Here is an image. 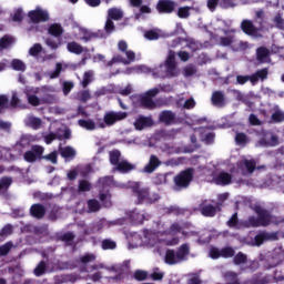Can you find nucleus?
<instances>
[{
  "mask_svg": "<svg viewBox=\"0 0 284 284\" xmlns=\"http://www.w3.org/2000/svg\"><path fill=\"white\" fill-rule=\"evenodd\" d=\"M224 37H220L219 44L222 48H231L233 52H245V50H250V42L239 40L236 38V29L232 28L229 30H223Z\"/></svg>",
  "mask_w": 284,
  "mask_h": 284,
  "instance_id": "f257e3e1",
  "label": "nucleus"
},
{
  "mask_svg": "<svg viewBox=\"0 0 284 284\" xmlns=\"http://www.w3.org/2000/svg\"><path fill=\"white\" fill-rule=\"evenodd\" d=\"M118 50L121 54H115L112 57L110 61L105 63L106 68H112L115 63H122V65H130V63H134L136 61V53L130 50V45L125 40H120L118 42Z\"/></svg>",
  "mask_w": 284,
  "mask_h": 284,
  "instance_id": "f03ea898",
  "label": "nucleus"
},
{
  "mask_svg": "<svg viewBox=\"0 0 284 284\" xmlns=\"http://www.w3.org/2000/svg\"><path fill=\"white\" fill-rule=\"evenodd\" d=\"M181 70L176 65V52L170 50L164 63L160 64V70L156 72V77L161 79H174L179 77Z\"/></svg>",
  "mask_w": 284,
  "mask_h": 284,
  "instance_id": "7ed1b4c3",
  "label": "nucleus"
},
{
  "mask_svg": "<svg viewBox=\"0 0 284 284\" xmlns=\"http://www.w3.org/2000/svg\"><path fill=\"white\" fill-rule=\"evenodd\" d=\"M190 256V244H182L178 251L168 250L164 256V262L166 265H179V263H183Z\"/></svg>",
  "mask_w": 284,
  "mask_h": 284,
  "instance_id": "20e7f679",
  "label": "nucleus"
},
{
  "mask_svg": "<svg viewBox=\"0 0 284 284\" xmlns=\"http://www.w3.org/2000/svg\"><path fill=\"white\" fill-rule=\"evenodd\" d=\"M109 161L111 165L114 166V170L116 172H121L122 174H128L129 172H132L134 168H136L134 164L130 163L128 160L121 158V151L119 150H112L109 152Z\"/></svg>",
  "mask_w": 284,
  "mask_h": 284,
  "instance_id": "39448f33",
  "label": "nucleus"
},
{
  "mask_svg": "<svg viewBox=\"0 0 284 284\" xmlns=\"http://www.w3.org/2000/svg\"><path fill=\"white\" fill-rule=\"evenodd\" d=\"M132 192L136 199L135 205H141L143 203H156V201L161 199L159 194L150 192L149 187L141 189L139 183H134Z\"/></svg>",
  "mask_w": 284,
  "mask_h": 284,
  "instance_id": "423d86ee",
  "label": "nucleus"
},
{
  "mask_svg": "<svg viewBox=\"0 0 284 284\" xmlns=\"http://www.w3.org/2000/svg\"><path fill=\"white\" fill-rule=\"evenodd\" d=\"M181 232H183V226L174 222L166 232L160 234V243L169 246L179 245L181 240L176 235L181 234Z\"/></svg>",
  "mask_w": 284,
  "mask_h": 284,
  "instance_id": "0eeeda50",
  "label": "nucleus"
},
{
  "mask_svg": "<svg viewBox=\"0 0 284 284\" xmlns=\"http://www.w3.org/2000/svg\"><path fill=\"white\" fill-rule=\"evenodd\" d=\"M194 180V169L189 168L180 173H178L173 178V190L175 192H181V190H186V187H190V183Z\"/></svg>",
  "mask_w": 284,
  "mask_h": 284,
  "instance_id": "6e6552de",
  "label": "nucleus"
},
{
  "mask_svg": "<svg viewBox=\"0 0 284 284\" xmlns=\"http://www.w3.org/2000/svg\"><path fill=\"white\" fill-rule=\"evenodd\" d=\"M128 119V112L123 111H108L103 115V121H98V128L101 130L105 128H112L119 121H125Z\"/></svg>",
  "mask_w": 284,
  "mask_h": 284,
  "instance_id": "1a4fd4ad",
  "label": "nucleus"
},
{
  "mask_svg": "<svg viewBox=\"0 0 284 284\" xmlns=\"http://www.w3.org/2000/svg\"><path fill=\"white\" fill-rule=\"evenodd\" d=\"M240 28L244 34L247 37H253V39H262L265 26H263V21H258V27L254 24V21L250 19L242 20Z\"/></svg>",
  "mask_w": 284,
  "mask_h": 284,
  "instance_id": "9d476101",
  "label": "nucleus"
},
{
  "mask_svg": "<svg viewBox=\"0 0 284 284\" xmlns=\"http://www.w3.org/2000/svg\"><path fill=\"white\" fill-rule=\"evenodd\" d=\"M254 212L257 214V219L260 220V223L262 227H267L268 225H281V223H284V219H277L274 217L272 214H270V211L263 209V206H254Z\"/></svg>",
  "mask_w": 284,
  "mask_h": 284,
  "instance_id": "9b49d317",
  "label": "nucleus"
},
{
  "mask_svg": "<svg viewBox=\"0 0 284 284\" xmlns=\"http://www.w3.org/2000/svg\"><path fill=\"white\" fill-rule=\"evenodd\" d=\"M156 94H159V89H151L146 91L140 98V105L146 110H156V108H161V104L153 99V97H156Z\"/></svg>",
  "mask_w": 284,
  "mask_h": 284,
  "instance_id": "f8f14e48",
  "label": "nucleus"
},
{
  "mask_svg": "<svg viewBox=\"0 0 284 284\" xmlns=\"http://www.w3.org/2000/svg\"><path fill=\"white\" fill-rule=\"evenodd\" d=\"M74 37L75 39H78V41H83L84 43H88L90 41H94V39H101V37H103V32L92 31L88 28L79 27Z\"/></svg>",
  "mask_w": 284,
  "mask_h": 284,
  "instance_id": "ddd939ff",
  "label": "nucleus"
},
{
  "mask_svg": "<svg viewBox=\"0 0 284 284\" xmlns=\"http://www.w3.org/2000/svg\"><path fill=\"white\" fill-rule=\"evenodd\" d=\"M48 87H41V88H32L26 92L27 100L30 105H33V108H37L39 105H43L42 98H38L37 94H47Z\"/></svg>",
  "mask_w": 284,
  "mask_h": 284,
  "instance_id": "4468645a",
  "label": "nucleus"
},
{
  "mask_svg": "<svg viewBox=\"0 0 284 284\" xmlns=\"http://www.w3.org/2000/svg\"><path fill=\"white\" fill-rule=\"evenodd\" d=\"M257 161L254 159H242L240 162H237V168L241 170L243 174H254V170H265V165H258Z\"/></svg>",
  "mask_w": 284,
  "mask_h": 284,
  "instance_id": "2eb2a0df",
  "label": "nucleus"
},
{
  "mask_svg": "<svg viewBox=\"0 0 284 284\" xmlns=\"http://www.w3.org/2000/svg\"><path fill=\"white\" fill-rule=\"evenodd\" d=\"M28 17L31 23H45V21H50V13L41 7L29 11Z\"/></svg>",
  "mask_w": 284,
  "mask_h": 284,
  "instance_id": "dca6fc26",
  "label": "nucleus"
},
{
  "mask_svg": "<svg viewBox=\"0 0 284 284\" xmlns=\"http://www.w3.org/2000/svg\"><path fill=\"white\" fill-rule=\"evenodd\" d=\"M43 152H45V149L41 145H32L30 151H27L24 153V161L28 163H34L37 159H43Z\"/></svg>",
  "mask_w": 284,
  "mask_h": 284,
  "instance_id": "f3484780",
  "label": "nucleus"
},
{
  "mask_svg": "<svg viewBox=\"0 0 284 284\" xmlns=\"http://www.w3.org/2000/svg\"><path fill=\"white\" fill-rule=\"evenodd\" d=\"M156 10L160 14H172L176 10V3L173 0H160Z\"/></svg>",
  "mask_w": 284,
  "mask_h": 284,
  "instance_id": "a211bd4d",
  "label": "nucleus"
},
{
  "mask_svg": "<svg viewBox=\"0 0 284 284\" xmlns=\"http://www.w3.org/2000/svg\"><path fill=\"white\" fill-rule=\"evenodd\" d=\"M159 121L164 125H174L176 123V113L170 110L162 111L159 115Z\"/></svg>",
  "mask_w": 284,
  "mask_h": 284,
  "instance_id": "6ab92c4d",
  "label": "nucleus"
},
{
  "mask_svg": "<svg viewBox=\"0 0 284 284\" xmlns=\"http://www.w3.org/2000/svg\"><path fill=\"white\" fill-rule=\"evenodd\" d=\"M159 168H161V160L159 156L152 154L149 159V162L143 168V172L146 174H152V172H155Z\"/></svg>",
  "mask_w": 284,
  "mask_h": 284,
  "instance_id": "aec40b11",
  "label": "nucleus"
},
{
  "mask_svg": "<svg viewBox=\"0 0 284 284\" xmlns=\"http://www.w3.org/2000/svg\"><path fill=\"white\" fill-rule=\"evenodd\" d=\"M212 105L215 108H225L227 101L225 100V92L214 91L211 97Z\"/></svg>",
  "mask_w": 284,
  "mask_h": 284,
  "instance_id": "412c9836",
  "label": "nucleus"
},
{
  "mask_svg": "<svg viewBox=\"0 0 284 284\" xmlns=\"http://www.w3.org/2000/svg\"><path fill=\"white\" fill-rule=\"evenodd\" d=\"M256 61L258 63H272L270 49L260 47L256 49Z\"/></svg>",
  "mask_w": 284,
  "mask_h": 284,
  "instance_id": "4be33fe9",
  "label": "nucleus"
},
{
  "mask_svg": "<svg viewBox=\"0 0 284 284\" xmlns=\"http://www.w3.org/2000/svg\"><path fill=\"white\" fill-rule=\"evenodd\" d=\"M200 212L202 216L213 217V216H216V206L210 204L207 200H204L200 204Z\"/></svg>",
  "mask_w": 284,
  "mask_h": 284,
  "instance_id": "5701e85b",
  "label": "nucleus"
},
{
  "mask_svg": "<svg viewBox=\"0 0 284 284\" xmlns=\"http://www.w3.org/2000/svg\"><path fill=\"white\" fill-rule=\"evenodd\" d=\"M268 75H270L268 68L260 69L255 73L251 74V84L256 85L258 81H265Z\"/></svg>",
  "mask_w": 284,
  "mask_h": 284,
  "instance_id": "b1692460",
  "label": "nucleus"
},
{
  "mask_svg": "<svg viewBox=\"0 0 284 284\" xmlns=\"http://www.w3.org/2000/svg\"><path fill=\"white\" fill-rule=\"evenodd\" d=\"M215 185H230L232 183V174L227 172H221L213 176Z\"/></svg>",
  "mask_w": 284,
  "mask_h": 284,
  "instance_id": "393cba45",
  "label": "nucleus"
},
{
  "mask_svg": "<svg viewBox=\"0 0 284 284\" xmlns=\"http://www.w3.org/2000/svg\"><path fill=\"white\" fill-rule=\"evenodd\" d=\"M47 32L51 37H55V39H59V37H63L65 30L63 29V26H61V23L54 22L48 26Z\"/></svg>",
  "mask_w": 284,
  "mask_h": 284,
  "instance_id": "a878e982",
  "label": "nucleus"
},
{
  "mask_svg": "<svg viewBox=\"0 0 284 284\" xmlns=\"http://www.w3.org/2000/svg\"><path fill=\"white\" fill-rule=\"evenodd\" d=\"M67 50L68 52H70L71 54H83L84 52H88V48H84L83 45H81L79 42L77 41H71L67 43Z\"/></svg>",
  "mask_w": 284,
  "mask_h": 284,
  "instance_id": "bb28decb",
  "label": "nucleus"
},
{
  "mask_svg": "<svg viewBox=\"0 0 284 284\" xmlns=\"http://www.w3.org/2000/svg\"><path fill=\"white\" fill-rule=\"evenodd\" d=\"M27 128H32V130H39L43 125V120L34 115H28L24 120Z\"/></svg>",
  "mask_w": 284,
  "mask_h": 284,
  "instance_id": "cd10ccee",
  "label": "nucleus"
},
{
  "mask_svg": "<svg viewBox=\"0 0 284 284\" xmlns=\"http://www.w3.org/2000/svg\"><path fill=\"white\" fill-rule=\"evenodd\" d=\"M45 206L43 204H33L30 207V214L33 216V219H43L45 216Z\"/></svg>",
  "mask_w": 284,
  "mask_h": 284,
  "instance_id": "c85d7f7f",
  "label": "nucleus"
},
{
  "mask_svg": "<svg viewBox=\"0 0 284 284\" xmlns=\"http://www.w3.org/2000/svg\"><path fill=\"white\" fill-rule=\"evenodd\" d=\"M59 152L62 159H65L67 161H72V159L77 156V150H74L72 146H59Z\"/></svg>",
  "mask_w": 284,
  "mask_h": 284,
  "instance_id": "c756f323",
  "label": "nucleus"
},
{
  "mask_svg": "<svg viewBox=\"0 0 284 284\" xmlns=\"http://www.w3.org/2000/svg\"><path fill=\"white\" fill-rule=\"evenodd\" d=\"M94 79H95L94 70H87L82 75V80L80 84L82 85V88H88L90 83H93Z\"/></svg>",
  "mask_w": 284,
  "mask_h": 284,
  "instance_id": "7c9ffc66",
  "label": "nucleus"
},
{
  "mask_svg": "<svg viewBox=\"0 0 284 284\" xmlns=\"http://www.w3.org/2000/svg\"><path fill=\"white\" fill-rule=\"evenodd\" d=\"M278 145V138L277 135H272L268 141L265 139H262L257 142V148H276Z\"/></svg>",
  "mask_w": 284,
  "mask_h": 284,
  "instance_id": "2f4dec72",
  "label": "nucleus"
},
{
  "mask_svg": "<svg viewBox=\"0 0 284 284\" xmlns=\"http://www.w3.org/2000/svg\"><path fill=\"white\" fill-rule=\"evenodd\" d=\"M150 125H152V120L143 115H140L134 122L135 130H143L144 128H150Z\"/></svg>",
  "mask_w": 284,
  "mask_h": 284,
  "instance_id": "473e14b6",
  "label": "nucleus"
},
{
  "mask_svg": "<svg viewBox=\"0 0 284 284\" xmlns=\"http://www.w3.org/2000/svg\"><path fill=\"white\" fill-rule=\"evenodd\" d=\"M49 92H51L50 88H48L47 93H42V105H52L54 103H59V98L55 94H50Z\"/></svg>",
  "mask_w": 284,
  "mask_h": 284,
  "instance_id": "72a5a7b5",
  "label": "nucleus"
},
{
  "mask_svg": "<svg viewBox=\"0 0 284 284\" xmlns=\"http://www.w3.org/2000/svg\"><path fill=\"white\" fill-rule=\"evenodd\" d=\"M108 19H111V21H121V19H123V10L119 8H110L108 10Z\"/></svg>",
  "mask_w": 284,
  "mask_h": 284,
  "instance_id": "f704fd0d",
  "label": "nucleus"
},
{
  "mask_svg": "<svg viewBox=\"0 0 284 284\" xmlns=\"http://www.w3.org/2000/svg\"><path fill=\"white\" fill-rule=\"evenodd\" d=\"M78 124L80 125V128H83L84 130H97V128H99V122H93V120H79Z\"/></svg>",
  "mask_w": 284,
  "mask_h": 284,
  "instance_id": "c9c22d12",
  "label": "nucleus"
},
{
  "mask_svg": "<svg viewBox=\"0 0 284 284\" xmlns=\"http://www.w3.org/2000/svg\"><path fill=\"white\" fill-rule=\"evenodd\" d=\"M97 261V255L94 253H87L79 257L78 263L80 265H88L90 263H94Z\"/></svg>",
  "mask_w": 284,
  "mask_h": 284,
  "instance_id": "e433bc0d",
  "label": "nucleus"
},
{
  "mask_svg": "<svg viewBox=\"0 0 284 284\" xmlns=\"http://www.w3.org/2000/svg\"><path fill=\"white\" fill-rule=\"evenodd\" d=\"M273 123H283L284 122V111L278 108V105L275 106V111L271 115Z\"/></svg>",
  "mask_w": 284,
  "mask_h": 284,
  "instance_id": "4c0bfd02",
  "label": "nucleus"
},
{
  "mask_svg": "<svg viewBox=\"0 0 284 284\" xmlns=\"http://www.w3.org/2000/svg\"><path fill=\"white\" fill-rule=\"evenodd\" d=\"M45 272H54V270H48V264H45L43 261H41L33 270L34 276H43Z\"/></svg>",
  "mask_w": 284,
  "mask_h": 284,
  "instance_id": "58836bf2",
  "label": "nucleus"
},
{
  "mask_svg": "<svg viewBox=\"0 0 284 284\" xmlns=\"http://www.w3.org/2000/svg\"><path fill=\"white\" fill-rule=\"evenodd\" d=\"M99 199L104 207H112V195L110 194V192L106 191L104 193H100Z\"/></svg>",
  "mask_w": 284,
  "mask_h": 284,
  "instance_id": "ea45409f",
  "label": "nucleus"
},
{
  "mask_svg": "<svg viewBox=\"0 0 284 284\" xmlns=\"http://www.w3.org/2000/svg\"><path fill=\"white\" fill-rule=\"evenodd\" d=\"M270 280L267 277L255 275L251 280H246L244 284H268Z\"/></svg>",
  "mask_w": 284,
  "mask_h": 284,
  "instance_id": "a19ab883",
  "label": "nucleus"
},
{
  "mask_svg": "<svg viewBox=\"0 0 284 284\" xmlns=\"http://www.w3.org/2000/svg\"><path fill=\"white\" fill-rule=\"evenodd\" d=\"M192 7H180L176 11L179 19H190Z\"/></svg>",
  "mask_w": 284,
  "mask_h": 284,
  "instance_id": "79ce46f5",
  "label": "nucleus"
},
{
  "mask_svg": "<svg viewBox=\"0 0 284 284\" xmlns=\"http://www.w3.org/2000/svg\"><path fill=\"white\" fill-rule=\"evenodd\" d=\"M11 68L17 72H26V62L19 59H14L11 61Z\"/></svg>",
  "mask_w": 284,
  "mask_h": 284,
  "instance_id": "37998d69",
  "label": "nucleus"
},
{
  "mask_svg": "<svg viewBox=\"0 0 284 284\" xmlns=\"http://www.w3.org/2000/svg\"><path fill=\"white\" fill-rule=\"evenodd\" d=\"M88 205V212H99L101 210V203H99L97 200L91 199L87 202Z\"/></svg>",
  "mask_w": 284,
  "mask_h": 284,
  "instance_id": "c03bdc74",
  "label": "nucleus"
},
{
  "mask_svg": "<svg viewBox=\"0 0 284 284\" xmlns=\"http://www.w3.org/2000/svg\"><path fill=\"white\" fill-rule=\"evenodd\" d=\"M12 43H14V38L10 36H4L0 39V48H2V50L10 48Z\"/></svg>",
  "mask_w": 284,
  "mask_h": 284,
  "instance_id": "a18cd8bd",
  "label": "nucleus"
},
{
  "mask_svg": "<svg viewBox=\"0 0 284 284\" xmlns=\"http://www.w3.org/2000/svg\"><path fill=\"white\" fill-rule=\"evenodd\" d=\"M12 185V179L11 178H2L0 180V194H3V192L8 191V187Z\"/></svg>",
  "mask_w": 284,
  "mask_h": 284,
  "instance_id": "49530a36",
  "label": "nucleus"
},
{
  "mask_svg": "<svg viewBox=\"0 0 284 284\" xmlns=\"http://www.w3.org/2000/svg\"><path fill=\"white\" fill-rule=\"evenodd\" d=\"M233 263L234 265H245V263H247V255H245L244 253H237L234 257H233Z\"/></svg>",
  "mask_w": 284,
  "mask_h": 284,
  "instance_id": "de8ad7c7",
  "label": "nucleus"
},
{
  "mask_svg": "<svg viewBox=\"0 0 284 284\" xmlns=\"http://www.w3.org/2000/svg\"><path fill=\"white\" fill-rule=\"evenodd\" d=\"M0 159H4V161H14V155L10 149L2 148L0 150Z\"/></svg>",
  "mask_w": 284,
  "mask_h": 284,
  "instance_id": "09e8293b",
  "label": "nucleus"
},
{
  "mask_svg": "<svg viewBox=\"0 0 284 284\" xmlns=\"http://www.w3.org/2000/svg\"><path fill=\"white\" fill-rule=\"evenodd\" d=\"M92 184L88 180H81L78 185V192H90Z\"/></svg>",
  "mask_w": 284,
  "mask_h": 284,
  "instance_id": "8fccbe9b",
  "label": "nucleus"
},
{
  "mask_svg": "<svg viewBox=\"0 0 284 284\" xmlns=\"http://www.w3.org/2000/svg\"><path fill=\"white\" fill-rule=\"evenodd\" d=\"M43 52L41 43H36L29 49L30 57H39Z\"/></svg>",
  "mask_w": 284,
  "mask_h": 284,
  "instance_id": "3c124183",
  "label": "nucleus"
},
{
  "mask_svg": "<svg viewBox=\"0 0 284 284\" xmlns=\"http://www.w3.org/2000/svg\"><path fill=\"white\" fill-rule=\"evenodd\" d=\"M152 281H163L165 273L161 271V268H153L152 273L149 275Z\"/></svg>",
  "mask_w": 284,
  "mask_h": 284,
  "instance_id": "603ef678",
  "label": "nucleus"
},
{
  "mask_svg": "<svg viewBox=\"0 0 284 284\" xmlns=\"http://www.w3.org/2000/svg\"><path fill=\"white\" fill-rule=\"evenodd\" d=\"M10 105L11 108H26V104L21 103V99H19L17 92L12 93Z\"/></svg>",
  "mask_w": 284,
  "mask_h": 284,
  "instance_id": "864d4df0",
  "label": "nucleus"
},
{
  "mask_svg": "<svg viewBox=\"0 0 284 284\" xmlns=\"http://www.w3.org/2000/svg\"><path fill=\"white\" fill-rule=\"evenodd\" d=\"M236 252L233 247L226 246L221 248V258H232Z\"/></svg>",
  "mask_w": 284,
  "mask_h": 284,
  "instance_id": "5fc2aeb1",
  "label": "nucleus"
},
{
  "mask_svg": "<svg viewBox=\"0 0 284 284\" xmlns=\"http://www.w3.org/2000/svg\"><path fill=\"white\" fill-rule=\"evenodd\" d=\"M61 72H63V64H61V62H58L55 64V69L49 73V78L59 79Z\"/></svg>",
  "mask_w": 284,
  "mask_h": 284,
  "instance_id": "6e6d98bb",
  "label": "nucleus"
},
{
  "mask_svg": "<svg viewBox=\"0 0 284 284\" xmlns=\"http://www.w3.org/2000/svg\"><path fill=\"white\" fill-rule=\"evenodd\" d=\"M245 227H263L258 217L251 216L248 221L244 222Z\"/></svg>",
  "mask_w": 284,
  "mask_h": 284,
  "instance_id": "4d7b16f0",
  "label": "nucleus"
},
{
  "mask_svg": "<svg viewBox=\"0 0 284 284\" xmlns=\"http://www.w3.org/2000/svg\"><path fill=\"white\" fill-rule=\"evenodd\" d=\"M131 220L135 225H141V223L145 221V215H143V213L133 212L131 214Z\"/></svg>",
  "mask_w": 284,
  "mask_h": 284,
  "instance_id": "13d9d810",
  "label": "nucleus"
},
{
  "mask_svg": "<svg viewBox=\"0 0 284 284\" xmlns=\"http://www.w3.org/2000/svg\"><path fill=\"white\" fill-rule=\"evenodd\" d=\"M42 159H44V161H50V163H52L53 165H57V163H59V153H57V151H53L48 155H44Z\"/></svg>",
  "mask_w": 284,
  "mask_h": 284,
  "instance_id": "bf43d9fd",
  "label": "nucleus"
},
{
  "mask_svg": "<svg viewBox=\"0 0 284 284\" xmlns=\"http://www.w3.org/2000/svg\"><path fill=\"white\" fill-rule=\"evenodd\" d=\"M57 139L61 141V134L51 132L44 136V143H47V145H50V143H52V141H57Z\"/></svg>",
  "mask_w": 284,
  "mask_h": 284,
  "instance_id": "052dcab7",
  "label": "nucleus"
},
{
  "mask_svg": "<svg viewBox=\"0 0 284 284\" xmlns=\"http://www.w3.org/2000/svg\"><path fill=\"white\" fill-rule=\"evenodd\" d=\"M149 276L150 274H148L146 271H141V270L135 271L133 274V278H135V281H146Z\"/></svg>",
  "mask_w": 284,
  "mask_h": 284,
  "instance_id": "680f3d73",
  "label": "nucleus"
},
{
  "mask_svg": "<svg viewBox=\"0 0 284 284\" xmlns=\"http://www.w3.org/2000/svg\"><path fill=\"white\" fill-rule=\"evenodd\" d=\"M267 239H270V235L265 232L257 234L254 239L255 245H263V242L267 241Z\"/></svg>",
  "mask_w": 284,
  "mask_h": 284,
  "instance_id": "e2e57ef3",
  "label": "nucleus"
},
{
  "mask_svg": "<svg viewBox=\"0 0 284 284\" xmlns=\"http://www.w3.org/2000/svg\"><path fill=\"white\" fill-rule=\"evenodd\" d=\"M248 123H250V125H255V126L263 125V121L261 119H258V115H256L254 113L250 114Z\"/></svg>",
  "mask_w": 284,
  "mask_h": 284,
  "instance_id": "0e129e2a",
  "label": "nucleus"
},
{
  "mask_svg": "<svg viewBox=\"0 0 284 284\" xmlns=\"http://www.w3.org/2000/svg\"><path fill=\"white\" fill-rule=\"evenodd\" d=\"M102 250H116V242L112 240H103Z\"/></svg>",
  "mask_w": 284,
  "mask_h": 284,
  "instance_id": "69168bd1",
  "label": "nucleus"
},
{
  "mask_svg": "<svg viewBox=\"0 0 284 284\" xmlns=\"http://www.w3.org/2000/svg\"><path fill=\"white\" fill-rule=\"evenodd\" d=\"M235 143H237V145H245V143H247V134L236 133Z\"/></svg>",
  "mask_w": 284,
  "mask_h": 284,
  "instance_id": "338daca9",
  "label": "nucleus"
},
{
  "mask_svg": "<svg viewBox=\"0 0 284 284\" xmlns=\"http://www.w3.org/2000/svg\"><path fill=\"white\" fill-rule=\"evenodd\" d=\"M209 255L213 260L221 258V248L212 246L209 251Z\"/></svg>",
  "mask_w": 284,
  "mask_h": 284,
  "instance_id": "774afa93",
  "label": "nucleus"
}]
</instances>
